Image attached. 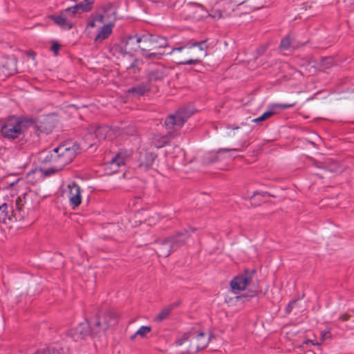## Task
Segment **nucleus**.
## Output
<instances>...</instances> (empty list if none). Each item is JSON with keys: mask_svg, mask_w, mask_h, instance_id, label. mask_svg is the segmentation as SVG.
Masks as SVG:
<instances>
[{"mask_svg": "<svg viewBox=\"0 0 354 354\" xmlns=\"http://www.w3.org/2000/svg\"><path fill=\"white\" fill-rule=\"evenodd\" d=\"M77 147L73 142H66L60 145L52 151L41 157V160L50 167L46 169L45 174L50 175L62 170L65 165L70 163L75 157Z\"/></svg>", "mask_w": 354, "mask_h": 354, "instance_id": "f257e3e1", "label": "nucleus"}, {"mask_svg": "<svg viewBox=\"0 0 354 354\" xmlns=\"http://www.w3.org/2000/svg\"><path fill=\"white\" fill-rule=\"evenodd\" d=\"M210 339L211 333L193 329L179 336L176 345L182 353L192 354L205 348Z\"/></svg>", "mask_w": 354, "mask_h": 354, "instance_id": "f03ea898", "label": "nucleus"}, {"mask_svg": "<svg viewBox=\"0 0 354 354\" xmlns=\"http://www.w3.org/2000/svg\"><path fill=\"white\" fill-rule=\"evenodd\" d=\"M32 119H20L12 117L2 122L1 125V134L7 138L15 139L19 137L31 124Z\"/></svg>", "mask_w": 354, "mask_h": 354, "instance_id": "7ed1b4c3", "label": "nucleus"}, {"mask_svg": "<svg viewBox=\"0 0 354 354\" xmlns=\"http://www.w3.org/2000/svg\"><path fill=\"white\" fill-rule=\"evenodd\" d=\"M187 232H179L171 238L160 240L156 243V250L160 257H167L178 248L183 245L188 238Z\"/></svg>", "mask_w": 354, "mask_h": 354, "instance_id": "20e7f679", "label": "nucleus"}, {"mask_svg": "<svg viewBox=\"0 0 354 354\" xmlns=\"http://www.w3.org/2000/svg\"><path fill=\"white\" fill-rule=\"evenodd\" d=\"M86 3L85 5L79 4L75 7L69 8L62 12L60 15L53 16V19L56 24L59 26L64 29H70L72 28V22L71 18L75 15L78 9H82L83 11H88L91 9L90 5L92 4L93 0H85Z\"/></svg>", "mask_w": 354, "mask_h": 354, "instance_id": "39448f33", "label": "nucleus"}, {"mask_svg": "<svg viewBox=\"0 0 354 354\" xmlns=\"http://www.w3.org/2000/svg\"><path fill=\"white\" fill-rule=\"evenodd\" d=\"M115 313L111 311L101 313L96 317L94 322L95 328H93V333L97 334L101 331L104 332L115 323Z\"/></svg>", "mask_w": 354, "mask_h": 354, "instance_id": "423d86ee", "label": "nucleus"}, {"mask_svg": "<svg viewBox=\"0 0 354 354\" xmlns=\"http://www.w3.org/2000/svg\"><path fill=\"white\" fill-rule=\"evenodd\" d=\"M126 44H134L136 43L153 44L159 43L160 44H166L167 41L165 37H160L151 34H145L138 35L136 34L130 35L127 37L125 40Z\"/></svg>", "mask_w": 354, "mask_h": 354, "instance_id": "0eeeda50", "label": "nucleus"}, {"mask_svg": "<svg viewBox=\"0 0 354 354\" xmlns=\"http://www.w3.org/2000/svg\"><path fill=\"white\" fill-rule=\"evenodd\" d=\"M174 50H185L191 58L184 61L183 63L185 64H192L197 63L200 59L206 55L204 48L202 46H183L180 48L174 49Z\"/></svg>", "mask_w": 354, "mask_h": 354, "instance_id": "6e6552de", "label": "nucleus"}, {"mask_svg": "<svg viewBox=\"0 0 354 354\" xmlns=\"http://www.w3.org/2000/svg\"><path fill=\"white\" fill-rule=\"evenodd\" d=\"M192 114L191 111L183 109L178 111L176 114L169 115L165 120V125L168 129H171L174 127H181L185 121Z\"/></svg>", "mask_w": 354, "mask_h": 354, "instance_id": "1a4fd4ad", "label": "nucleus"}, {"mask_svg": "<svg viewBox=\"0 0 354 354\" xmlns=\"http://www.w3.org/2000/svg\"><path fill=\"white\" fill-rule=\"evenodd\" d=\"M253 271L245 272L235 277L230 283L231 288L233 290H243L250 286L252 277Z\"/></svg>", "mask_w": 354, "mask_h": 354, "instance_id": "9d476101", "label": "nucleus"}, {"mask_svg": "<svg viewBox=\"0 0 354 354\" xmlns=\"http://www.w3.org/2000/svg\"><path fill=\"white\" fill-rule=\"evenodd\" d=\"M68 335L76 342L85 339L91 335L88 323L86 321L81 322L71 329Z\"/></svg>", "mask_w": 354, "mask_h": 354, "instance_id": "9b49d317", "label": "nucleus"}, {"mask_svg": "<svg viewBox=\"0 0 354 354\" xmlns=\"http://www.w3.org/2000/svg\"><path fill=\"white\" fill-rule=\"evenodd\" d=\"M67 196L69 199L71 205L73 208L79 206L82 201L81 189L76 183L72 182L67 185L66 191Z\"/></svg>", "mask_w": 354, "mask_h": 354, "instance_id": "f8f14e48", "label": "nucleus"}, {"mask_svg": "<svg viewBox=\"0 0 354 354\" xmlns=\"http://www.w3.org/2000/svg\"><path fill=\"white\" fill-rule=\"evenodd\" d=\"M129 154L127 152H120L118 153L106 165V169L109 174H113L117 171L119 167L125 164L129 158Z\"/></svg>", "mask_w": 354, "mask_h": 354, "instance_id": "ddd939ff", "label": "nucleus"}, {"mask_svg": "<svg viewBox=\"0 0 354 354\" xmlns=\"http://www.w3.org/2000/svg\"><path fill=\"white\" fill-rule=\"evenodd\" d=\"M53 118L52 116H47L45 118H40L37 121H33V126L35 129H37L40 132L45 133H50L54 127Z\"/></svg>", "mask_w": 354, "mask_h": 354, "instance_id": "4468645a", "label": "nucleus"}, {"mask_svg": "<svg viewBox=\"0 0 354 354\" xmlns=\"http://www.w3.org/2000/svg\"><path fill=\"white\" fill-rule=\"evenodd\" d=\"M94 137L98 141L106 138H111L112 130L107 126L101 127L97 129L92 128L91 133L87 136V140H93Z\"/></svg>", "mask_w": 354, "mask_h": 354, "instance_id": "2eb2a0df", "label": "nucleus"}, {"mask_svg": "<svg viewBox=\"0 0 354 354\" xmlns=\"http://www.w3.org/2000/svg\"><path fill=\"white\" fill-rule=\"evenodd\" d=\"M12 216V207H9L6 203L0 205V222L6 223L8 220H11Z\"/></svg>", "mask_w": 354, "mask_h": 354, "instance_id": "dca6fc26", "label": "nucleus"}, {"mask_svg": "<svg viewBox=\"0 0 354 354\" xmlns=\"http://www.w3.org/2000/svg\"><path fill=\"white\" fill-rule=\"evenodd\" d=\"M112 32V26L110 24L103 26L101 30L97 33L95 37V41L101 43L106 38H107Z\"/></svg>", "mask_w": 354, "mask_h": 354, "instance_id": "f3484780", "label": "nucleus"}, {"mask_svg": "<svg viewBox=\"0 0 354 354\" xmlns=\"http://www.w3.org/2000/svg\"><path fill=\"white\" fill-rule=\"evenodd\" d=\"M145 160L143 158H141L140 166V167H149L151 166L156 158V156L153 153H146L144 156Z\"/></svg>", "mask_w": 354, "mask_h": 354, "instance_id": "a211bd4d", "label": "nucleus"}, {"mask_svg": "<svg viewBox=\"0 0 354 354\" xmlns=\"http://www.w3.org/2000/svg\"><path fill=\"white\" fill-rule=\"evenodd\" d=\"M168 142H169V138L167 136H160V135H156L153 137V145L157 148L163 147Z\"/></svg>", "mask_w": 354, "mask_h": 354, "instance_id": "6ab92c4d", "label": "nucleus"}, {"mask_svg": "<svg viewBox=\"0 0 354 354\" xmlns=\"http://www.w3.org/2000/svg\"><path fill=\"white\" fill-rule=\"evenodd\" d=\"M103 24V16L98 15L88 21L86 29L88 30L90 28L95 26H101Z\"/></svg>", "mask_w": 354, "mask_h": 354, "instance_id": "aec40b11", "label": "nucleus"}, {"mask_svg": "<svg viewBox=\"0 0 354 354\" xmlns=\"http://www.w3.org/2000/svg\"><path fill=\"white\" fill-rule=\"evenodd\" d=\"M274 113H275V111L274 110V107L272 106V107H270V109L268 111L263 113L259 118H257L252 120V121L254 122H259L264 121V120L268 119L269 118H270L272 115H273L274 114Z\"/></svg>", "mask_w": 354, "mask_h": 354, "instance_id": "412c9836", "label": "nucleus"}, {"mask_svg": "<svg viewBox=\"0 0 354 354\" xmlns=\"http://www.w3.org/2000/svg\"><path fill=\"white\" fill-rule=\"evenodd\" d=\"M151 331V327L143 326L140 327L138 331L131 336V339H133L137 335H139L142 337H145L149 332Z\"/></svg>", "mask_w": 354, "mask_h": 354, "instance_id": "4be33fe9", "label": "nucleus"}, {"mask_svg": "<svg viewBox=\"0 0 354 354\" xmlns=\"http://www.w3.org/2000/svg\"><path fill=\"white\" fill-rule=\"evenodd\" d=\"M35 354H62V349L48 348L44 350L39 351Z\"/></svg>", "mask_w": 354, "mask_h": 354, "instance_id": "5701e85b", "label": "nucleus"}, {"mask_svg": "<svg viewBox=\"0 0 354 354\" xmlns=\"http://www.w3.org/2000/svg\"><path fill=\"white\" fill-rule=\"evenodd\" d=\"M15 70H10L4 65L0 66V78H4L14 73Z\"/></svg>", "mask_w": 354, "mask_h": 354, "instance_id": "b1692460", "label": "nucleus"}, {"mask_svg": "<svg viewBox=\"0 0 354 354\" xmlns=\"http://www.w3.org/2000/svg\"><path fill=\"white\" fill-rule=\"evenodd\" d=\"M171 308H170V307L162 309L160 312V313L158 315L157 319L158 321L164 320L165 319H166L169 316V315L171 313Z\"/></svg>", "mask_w": 354, "mask_h": 354, "instance_id": "393cba45", "label": "nucleus"}, {"mask_svg": "<svg viewBox=\"0 0 354 354\" xmlns=\"http://www.w3.org/2000/svg\"><path fill=\"white\" fill-rule=\"evenodd\" d=\"M147 91V88L145 86H138L137 87H133L129 91V93H136L138 95H142Z\"/></svg>", "mask_w": 354, "mask_h": 354, "instance_id": "a878e982", "label": "nucleus"}, {"mask_svg": "<svg viewBox=\"0 0 354 354\" xmlns=\"http://www.w3.org/2000/svg\"><path fill=\"white\" fill-rule=\"evenodd\" d=\"M294 42H297L295 35L292 34H288L281 39V44H290Z\"/></svg>", "mask_w": 354, "mask_h": 354, "instance_id": "bb28decb", "label": "nucleus"}, {"mask_svg": "<svg viewBox=\"0 0 354 354\" xmlns=\"http://www.w3.org/2000/svg\"><path fill=\"white\" fill-rule=\"evenodd\" d=\"M212 18L215 19H221L223 17L221 10H213L211 14L209 15Z\"/></svg>", "mask_w": 354, "mask_h": 354, "instance_id": "cd10ccee", "label": "nucleus"}, {"mask_svg": "<svg viewBox=\"0 0 354 354\" xmlns=\"http://www.w3.org/2000/svg\"><path fill=\"white\" fill-rule=\"evenodd\" d=\"M16 207L18 210H21L23 205H24V201L21 197L19 196L17 198L16 201Z\"/></svg>", "mask_w": 354, "mask_h": 354, "instance_id": "c85d7f7f", "label": "nucleus"}, {"mask_svg": "<svg viewBox=\"0 0 354 354\" xmlns=\"http://www.w3.org/2000/svg\"><path fill=\"white\" fill-rule=\"evenodd\" d=\"M137 68H136V62L133 63L131 66H129L128 68V71H129V73L131 74V73H136L137 72Z\"/></svg>", "mask_w": 354, "mask_h": 354, "instance_id": "c756f323", "label": "nucleus"}, {"mask_svg": "<svg viewBox=\"0 0 354 354\" xmlns=\"http://www.w3.org/2000/svg\"><path fill=\"white\" fill-rule=\"evenodd\" d=\"M310 344L315 345L318 344V343L314 342L313 340H307L303 343V344L301 346L302 348L308 347Z\"/></svg>", "mask_w": 354, "mask_h": 354, "instance_id": "7c9ffc66", "label": "nucleus"}, {"mask_svg": "<svg viewBox=\"0 0 354 354\" xmlns=\"http://www.w3.org/2000/svg\"><path fill=\"white\" fill-rule=\"evenodd\" d=\"M293 105H294V104H276V105L272 106V107H274V109L276 107H279V108H281V109H286V108L291 107Z\"/></svg>", "mask_w": 354, "mask_h": 354, "instance_id": "2f4dec72", "label": "nucleus"}, {"mask_svg": "<svg viewBox=\"0 0 354 354\" xmlns=\"http://www.w3.org/2000/svg\"><path fill=\"white\" fill-rule=\"evenodd\" d=\"M60 46H51L50 50L54 53L55 55L58 54Z\"/></svg>", "mask_w": 354, "mask_h": 354, "instance_id": "473e14b6", "label": "nucleus"}, {"mask_svg": "<svg viewBox=\"0 0 354 354\" xmlns=\"http://www.w3.org/2000/svg\"><path fill=\"white\" fill-rule=\"evenodd\" d=\"M349 319V315L347 314H344L339 317V319L344 322Z\"/></svg>", "mask_w": 354, "mask_h": 354, "instance_id": "72a5a7b5", "label": "nucleus"}, {"mask_svg": "<svg viewBox=\"0 0 354 354\" xmlns=\"http://www.w3.org/2000/svg\"><path fill=\"white\" fill-rule=\"evenodd\" d=\"M295 303H296V302H295V301H294V302L290 303V304H288V306H287V308H286V310H287V312H288V313H289V312L291 310V308H292V306H293V305H295Z\"/></svg>", "mask_w": 354, "mask_h": 354, "instance_id": "f704fd0d", "label": "nucleus"}, {"mask_svg": "<svg viewBox=\"0 0 354 354\" xmlns=\"http://www.w3.org/2000/svg\"><path fill=\"white\" fill-rule=\"evenodd\" d=\"M6 64L7 65V66H8L9 65H12L13 61L12 60L6 61Z\"/></svg>", "mask_w": 354, "mask_h": 354, "instance_id": "c9c22d12", "label": "nucleus"}, {"mask_svg": "<svg viewBox=\"0 0 354 354\" xmlns=\"http://www.w3.org/2000/svg\"><path fill=\"white\" fill-rule=\"evenodd\" d=\"M257 194V192H255L252 194V196L250 197V200L252 201V198H254V196H255Z\"/></svg>", "mask_w": 354, "mask_h": 354, "instance_id": "e433bc0d", "label": "nucleus"}, {"mask_svg": "<svg viewBox=\"0 0 354 354\" xmlns=\"http://www.w3.org/2000/svg\"><path fill=\"white\" fill-rule=\"evenodd\" d=\"M205 42V41H200V42H198V43H194V44H200V45H202V44H203Z\"/></svg>", "mask_w": 354, "mask_h": 354, "instance_id": "4c0bfd02", "label": "nucleus"}, {"mask_svg": "<svg viewBox=\"0 0 354 354\" xmlns=\"http://www.w3.org/2000/svg\"><path fill=\"white\" fill-rule=\"evenodd\" d=\"M151 56H156V54H151V55H149V57H151Z\"/></svg>", "mask_w": 354, "mask_h": 354, "instance_id": "58836bf2", "label": "nucleus"}]
</instances>
